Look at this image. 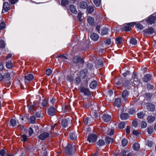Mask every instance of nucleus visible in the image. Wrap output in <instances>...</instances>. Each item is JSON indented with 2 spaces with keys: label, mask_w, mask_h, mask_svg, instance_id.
<instances>
[{
  "label": "nucleus",
  "mask_w": 156,
  "mask_h": 156,
  "mask_svg": "<svg viewBox=\"0 0 156 156\" xmlns=\"http://www.w3.org/2000/svg\"><path fill=\"white\" fill-rule=\"evenodd\" d=\"M135 24L134 22L125 24L122 27V30L126 31H129L131 30V27H133Z\"/></svg>",
  "instance_id": "obj_1"
},
{
  "label": "nucleus",
  "mask_w": 156,
  "mask_h": 156,
  "mask_svg": "<svg viewBox=\"0 0 156 156\" xmlns=\"http://www.w3.org/2000/svg\"><path fill=\"white\" fill-rule=\"evenodd\" d=\"M65 152L67 155H69L74 153L75 151L74 146H73L72 145L69 144L65 149Z\"/></svg>",
  "instance_id": "obj_2"
},
{
  "label": "nucleus",
  "mask_w": 156,
  "mask_h": 156,
  "mask_svg": "<svg viewBox=\"0 0 156 156\" xmlns=\"http://www.w3.org/2000/svg\"><path fill=\"white\" fill-rule=\"evenodd\" d=\"M97 136L95 134H90L87 137V140L90 143H94L97 140Z\"/></svg>",
  "instance_id": "obj_3"
},
{
  "label": "nucleus",
  "mask_w": 156,
  "mask_h": 156,
  "mask_svg": "<svg viewBox=\"0 0 156 156\" xmlns=\"http://www.w3.org/2000/svg\"><path fill=\"white\" fill-rule=\"evenodd\" d=\"M156 20L155 16L151 15L146 20V21L148 24L152 25L155 23V21Z\"/></svg>",
  "instance_id": "obj_4"
},
{
  "label": "nucleus",
  "mask_w": 156,
  "mask_h": 156,
  "mask_svg": "<svg viewBox=\"0 0 156 156\" xmlns=\"http://www.w3.org/2000/svg\"><path fill=\"white\" fill-rule=\"evenodd\" d=\"M49 136V134L47 132H45L41 133L38 136V138L41 140H44L46 138Z\"/></svg>",
  "instance_id": "obj_5"
},
{
  "label": "nucleus",
  "mask_w": 156,
  "mask_h": 156,
  "mask_svg": "<svg viewBox=\"0 0 156 156\" xmlns=\"http://www.w3.org/2000/svg\"><path fill=\"white\" fill-rule=\"evenodd\" d=\"M34 78V76L31 74H28L25 76V82L26 83H28L31 81Z\"/></svg>",
  "instance_id": "obj_6"
},
{
  "label": "nucleus",
  "mask_w": 156,
  "mask_h": 156,
  "mask_svg": "<svg viewBox=\"0 0 156 156\" xmlns=\"http://www.w3.org/2000/svg\"><path fill=\"white\" fill-rule=\"evenodd\" d=\"M57 111L56 109L53 107L50 108L48 110V114L50 116H53L55 115Z\"/></svg>",
  "instance_id": "obj_7"
},
{
  "label": "nucleus",
  "mask_w": 156,
  "mask_h": 156,
  "mask_svg": "<svg viewBox=\"0 0 156 156\" xmlns=\"http://www.w3.org/2000/svg\"><path fill=\"white\" fill-rule=\"evenodd\" d=\"M73 61L75 63H83L84 62L82 58H80L78 56H76L73 59Z\"/></svg>",
  "instance_id": "obj_8"
},
{
  "label": "nucleus",
  "mask_w": 156,
  "mask_h": 156,
  "mask_svg": "<svg viewBox=\"0 0 156 156\" xmlns=\"http://www.w3.org/2000/svg\"><path fill=\"white\" fill-rule=\"evenodd\" d=\"M10 5L7 2H4L3 3V9L2 13L3 12V10H4L5 12H8L10 9Z\"/></svg>",
  "instance_id": "obj_9"
},
{
  "label": "nucleus",
  "mask_w": 156,
  "mask_h": 156,
  "mask_svg": "<svg viewBox=\"0 0 156 156\" xmlns=\"http://www.w3.org/2000/svg\"><path fill=\"white\" fill-rule=\"evenodd\" d=\"M88 71L86 69L82 70L80 72V77L81 79L83 80L86 77Z\"/></svg>",
  "instance_id": "obj_10"
},
{
  "label": "nucleus",
  "mask_w": 156,
  "mask_h": 156,
  "mask_svg": "<svg viewBox=\"0 0 156 156\" xmlns=\"http://www.w3.org/2000/svg\"><path fill=\"white\" fill-rule=\"evenodd\" d=\"M87 20L88 23L90 26H93L94 25L95 21L93 17L90 16H88L87 17Z\"/></svg>",
  "instance_id": "obj_11"
},
{
  "label": "nucleus",
  "mask_w": 156,
  "mask_h": 156,
  "mask_svg": "<svg viewBox=\"0 0 156 156\" xmlns=\"http://www.w3.org/2000/svg\"><path fill=\"white\" fill-rule=\"evenodd\" d=\"M80 90L86 95L89 96L90 95V92L88 89L83 87L80 88Z\"/></svg>",
  "instance_id": "obj_12"
},
{
  "label": "nucleus",
  "mask_w": 156,
  "mask_h": 156,
  "mask_svg": "<svg viewBox=\"0 0 156 156\" xmlns=\"http://www.w3.org/2000/svg\"><path fill=\"white\" fill-rule=\"evenodd\" d=\"M120 154L122 156H132V153L126 150L122 151Z\"/></svg>",
  "instance_id": "obj_13"
},
{
  "label": "nucleus",
  "mask_w": 156,
  "mask_h": 156,
  "mask_svg": "<svg viewBox=\"0 0 156 156\" xmlns=\"http://www.w3.org/2000/svg\"><path fill=\"white\" fill-rule=\"evenodd\" d=\"M143 31L144 33L146 34H152L155 32L154 28L152 27L146 29L144 30Z\"/></svg>",
  "instance_id": "obj_14"
},
{
  "label": "nucleus",
  "mask_w": 156,
  "mask_h": 156,
  "mask_svg": "<svg viewBox=\"0 0 156 156\" xmlns=\"http://www.w3.org/2000/svg\"><path fill=\"white\" fill-rule=\"evenodd\" d=\"M156 117L154 116L149 115L147 117V120L148 123L153 122L155 120Z\"/></svg>",
  "instance_id": "obj_15"
},
{
  "label": "nucleus",
  "mask_w": 156,
  "mask_h": 156,
  "mask_svg": "<svg viewBox=\"0 0 156 156\" xmlns=\"http://www.w3.org/2000/svg\"><path fill=\"white\" fill-rule=\"evenodd\" d=\"M115 106L118 107H120L122 105L121 100L120 98H117L115 99L114 103Z\"/></svg>",
  "instance_id": "obj_16"
},
{
  "label": "nucleus",
  "mask_w": 156,
  "mask_h": 156,
  "mask_svg": "<svg viewBox=\"0 0 156 156\" xmlns=\"http://www.w3.org/2000/svg\"><path fill=\"white\" fill-rule=\"evenodd\" d=\"M129 95V93L127 90H124L122 94V98L125 101H126L127 99V97Z\"/></svg>",
  "instance_id": "obj_17"
},
{
  "label": "nucleus",
  "mask_w": 156,
  "mask_h": 156,
  "mask_svg": "<svg viewBox=\"0 0 156 156\" xmlns=\"http://www.w3.org/2000/svg\"><path fill=\"white\" fill-rule=\"evenodd\" d=\"M152 76L151 75L147 74L145 75L144 77L143 80V81L145 82H147L148 81L151 80Z\"/></svg>",
  "instance_id": "obj_18"
},
{
  "label": "nucleus",
  "mask_w": 156,
  "mask_h": 156,
  "mask_svg": "<svg viewBox=\"0 0 156 156\" xmlns=\"http://www.w3.org/2000/svg\"><path fill=\"white\" fill-rule=\"evenodd\" d=\"M133 75L135 77L133 79V86H136L139 84L140 82L138 79L136 77V74L134 73Z\"/></svg>",
  "instance_id": "obj_19"
},
{
  "label": "nucleus",
  "mask_w": 156,
  "mask_h": 156,
  "mask_svg": "<svg viewBox=\"0 0 156 156\" xmlns=\"http://www.w3.org/2000/svg\"><path fill=\"white\" fill-rule=\"evenodd\" d=\"M102 118L105 122H107L110 120L111 117L108 115L105 114L103 115Z\"/></svg>",
  "instance_id": "obj_20"
},
{
  "label": "nucleus",
  "mask_w": 156,
  "mask_h": 156,
  "mask_svg": "<svg viewBox=\"0 0 156 156\" xmlns=\"http://www.w3.org/2000/svg\"><path fill=\"white\" fill-rule=\"evenodd\" d=\"M120 117L121 119L126 120L129 118V114L127 113H122L121 114Z\"/></svg>",
  "instance_id": "obj_21"
},
{
  "label": "nucleus",
  "mask_w": 156,
  "mask_h": 156,
  "mask_svg": "<svg viewBox=\"0 0 156 156\" xmlns=\"http://www.w3.org/2000/svg\"><path fill=\"white\" fill-rule=\"evenodd\" d=\"M99 36L95 33H92L91 34L90 37L94 41H97L99 38Z\"/></svg>",
  "instance_id": "obj_22"
},
{
  "label": "nucleus",
  "mask_w": 156,
  "mask_h": 156,
  "mask_svg": "<svg viewBox=\"0 0 156 156\" xmlns=\"http://www.w3.org/2000/svg\"><path fill=\"white\" fill-rule=\"evenodd\" d=\"M70 9L72 12L76 14L77 13V11L74 6L73 5H71L70 6Z\"/></svg>",
  "instance_id": "obj_23"
},
{
  "label": "nucleus",
  "mask_w": 156,
  "mask_h": 156,
  "mask_svg": "<svg viewBox=\"0 0 156 156\" xmlns=\"http://www.w3.org/2000/svg\"><path fill=\"white\" fill-rule=\"evenodd\" d=\"M97 85V82L96 81H93L90 83V87L91 88L94 89L96 87Z\"/></svg>",
  "instance_id": "obj_24"
},
{
  "label": "nucleus",
  "mask_w": 156,
  "mask_h": 156,
  "mask_svg": "<svg viewBox=\"0 0 156 156\" xmlns=\"http://www.w3.org/2000/svg\"><path fill=\"white\" fill-rule=\"evenodd\" d=\"M115 41L116 44H118L122 43L123 40L122 37H119L116 38Z\"/></svg>",
  "instance_id": "obj_25"
},
{
  "label": "nucleus",
  "mask_w": 156,
  "mask_h": 156,
  "mask_svg": "<svg viewBox=\"0 0 156 156\" xmlns=\"http://www.w3.org/2000/svg\"><path fill=\"white\" fill-rule=\"evenodd\" d=\"M70 139L73 140H75L77 138V136L76 135L75 132L70 133L69 135Z\"/></svg>",
  "instance_id": "obj_26"
},
{
  "label": "nucleus",
  "mask_w": 156,
  "mask_h": 156,
  "mask_svg": "<svg viewBox=\"0 0 156 156\" xmlns=\"http://www.w3.org/2000/svg\"><path fill=\"white\" fill-rule=\"evenodd\" d=\"M80 7L81 8L85 9L87 7V4L85 2H82L80 3Z\"/></svg>",
  "instance_id": "obj_27"
},
{
  "label": "nucleus",
  "mask_w": 156,
  "mask_h": 156,
  "mask_svg": "<svg viewBox=\"0 0 156 156\" xmlns=\"http://www.w3.org/2000/svg\"><path fill=\"white\" fill-rule=\"evenodd\" d=\"M133 147L134 150L138 151L140 149V145L138 143H135L133 144Z\"/></svg>",
  "instance_id": "obj_28"
},
{
  "label": "nucleus",
  "mask_w": 156,
  "mask_h": 156,
  "mask_svg": "<svg viewBox=\"0 0 156 156\" xmlns=\"http://www.w3.org/2000/svg\"><path fill=\"white\" fill-rule=\"evenodd\" d=\"M155 108L154 105L152 104H150L147 107V110L148 111H153Z\"/></svg>",
  "instance_id": "obj_29"
},
{
  "label": "nucleus",
  "mask_w": 156,
  "mask_h": 156,
  "mask_svg": "<svg viewBox=\"0 0 156 156\" xmlns=\"http://www.w3.org/2000/svg\"><path fill=\"white\" fill-rule=\"evenodd\" d=\"M94 10V7L93 6H89L87 9V11L89 13H92Z\"/></svg>",
  "instance_id": "obj_30"
},
{
  "label": "nucleus",
  "mask_w": 156,
  "mask_h": 156,
  "mask_svg": "<svg viewBox=\"0 0 156 156\" xmlns=\"http://www.w3.org/2000/svg\"><path fill=\"white\" fill-rule=\"evenodd\" d=\"M130 43L133 45H135L137 44V41L135 38L132 37L130 40Z\"/></svg>",
  "instance_id": "obj_31"
},
{
  "label": "nucleus",
  "mask_w": 156,
  "mask_h": 156,
  "mask_svg": "<svg viewBox=\"0 0 156 156\" xmlns=\"http://www.w3.org/2000/svg\"><path fill=\"white\" fill-rule=\"evenodd\" d=\"M105 141L106 143L107 144L112 143L113 141V139L111 138L107 137L106 138Z\"/></svg>",
  "instance_id": "obj_32"
},
{
  "label": "nucleus",
  "mask_w": 156,
  "mask_h": 156,
  "mask_svg": "<svg viewBox=\"0 0 156 156\" xmlns=\"http://www.w3.org/2000/svg\"><path fill=\"white\" fill-rule=\"evenodd\" d=\"M5 24L4 22H2L1 20H0V30H2L5 27Z\"/></svg>",
  "instance_id": "obj_33"
},
{
  "label": "nucleus",
  "mask_w": 156,
  "mask_h": 156,
  "mask_svg": "<svg viewBox=\"0 0 156 156\" xmlns=\"http://www.w3.org/2000/svg\"><path fill=\"white\" fill-rule=\"evenodd\" d=\"M98 112L97 111H94V112H92V117L94 119H97L98 117Z\"/></svg>",
  "instance_id": "obj_34"
},
{
  "label": "nucleus",
  "mask_w": 156,
  "mask_h": 156,
  "mask_svg": "<svg viewBox=\"0 0 156 156\" xmlns=\"http://www.w3.org/2000/svg\"><path fill=\"white\" fill-rule=\"evenodd\" d=\"M137 117L140 119L143 118L145 115V114L143 112H140L137 113Z\"/></svg>",
  "instance_id": "obj_35"
},
{
  "label": "nucleus",
  "mask_w": 156,
  "mask_h": 156,
  "mask_svg": "<svg viewBox=\"0 0 156 156\" xmlns=\"http://www.w3.org/2000/svg\"><path fill=\"white\" fill-rule=\"evenodd\" d=\"M6 67L8 69H11L12 67V64L11 61H8L7 62Z\"/></svg>",
  "instance_id": "obj_36"
},
{
  "label": "nucleus",
  "mask_w": 156,
  "mask_h": 156,
  "mask_svg": "<svg viewBox=\"0 0 156 156\" xmlns=\"http://www.w3.org/2000/svg\"><path fill=\"white\" fill-rule=\"evenodd\" d=\"M5 151L4 149H2L0 151V155L1 156H12L7 154H5Z\"/></svg>",
  "instance_id": "obj_37"
},
{
  "label": "nucleus",
  "mask_w": 156,
  "mask_h": 156,
  "mask_svg": "<svg viewBox=\"0 0 156 156\" xmlns=\"http://www.w3.org/2000/svg\"><path fill=\"white\" fill-rule=\"evenodd\" d=\"M6 44L5 41L1 40L0 41V48H4L5 47Z\"/></svg>",
  "instance_id": "obj_38"
},
{
  "label": "nucleus",
  "mask_w": 156,
  "mask_h": 156,
  "mask_svg": "<svg viewBox=\"0 0 156 156\" xmlns=\"http://www.w3.org/2000/svg\"><path fill=\"white\" fill-rule=\"evenodd\" d=\"M30 122L31 123H34L36 122V118L34 116H31L30 119Z\"/></svg>",
  "instance_id": "obj_39"
},
{
  "label": "nucleus",
  "mask_w": 156,
  "mask_h": 156,
  "mask_svg": "<svg viewBox=\"0 0 156 156\" xmlns=\"http://www.w3.org/2000/svg\"><path fill=\"white\" fill-rule=\"evenodd\" d=\"M69 2L68 0H62L61 2V4L62 6H65L67 5Z\"/></svg>",
  "instance_id": "obj_40"
},
{
  "label": "nucleus",
  "mask_w": 156,
  "mask_h": 156,
  "mask_svg": "<svg viewBox=\"0 0 156 156\" xmlns=\"http://www.w3.org/2000/svg\"><path fill=\"white\" fill-rule=\"evenodd\" d=\"M94 2L96 6L98 7L101 4V0H94Z\"/></svg>",
  "instance_id": "obj_41"
},
{
  "label": "nucleus",
  "mask_w": 156,
  "mask_h": 156,
  "mask_svg": "<svg viewBox=\"0 0 156 156\" xmlns=\"http://www.w3.org/2000/svg\"><path fill=\"white\" fill-rule=\"evenodd\" d=\"M98 145L101 146L105 144V142L104 140H99L97 142Z\"/></svg>",
  "instance_id": "obj_42"
},
{
  "label": "nucleus",
  "mask_w": 156,
  "mask_h": 156,
  "mask_svg": "<svg viewBox=\"0 0 156 156\" xmlns=\"http://www.w3.org/2000/svg\"><path fill=\"white\" fill-rule=\"evenodd\" d=\"M68 123L66 119H63L62 121V126L65 127Z\"/></svg>",
  "instance_id": "obj_43"
},
{
  "label": "nucleus",
  "mask_w": 156,
  "mask_h": 156,
  "mask_svg": "<svg viewBox=\"0 0 156 156\" xmlns=\"http://www.w3.org/2000/svg\"><path fill=\"white\" fill-rule=\"evenodd\" d=\"M108 29L107 28L104 29L101 31V35L103 36L105 34H106L108 33Z\"/></svg>",
  "instance_id": "obj_44"
},
{
  "label": "nucleus",
  "mask_w": 156,
  "mask_h": 156,
  "mask_svg": "<svg viewBox=\"0 0 156 156\" xmlns=\"http://www.w3.org/2000/svg\"><path fill=\"white\" fill-rule=\"evenodd\" d=\"M153 129L152 127L150 126L147 129V131L149 134H151L153 132Z\"/></svg>",
  "instance_id": "obj_45"
},
{
  "label": "nucleus",
  "mask_w": 156,
  "mask_h": 156,
  "mask_svg": "<svg viewBox=\"0 0 156 156\" xmlns=\"http://www.w3.org/2000/svg\"><path fill=\"white\" fill-rule=\"evenodd\" d=\"M128 112L130 115H133L135 113V111L134 108H131L129 109Z\"/></svg>",
  "instance_id": "obj_46"
},
{
  "label": "nucleus",
  "mask_w": 156,
  "mask_h": 156,
  "mask_svg": "<svg viewBox=\"0 0 156 156\" xmlns=\"http://www.w3.org/2000/svg\"><path fill=\"white\" fill-rule=\"evenodd\" d=\"M21 140L24 142H26L27 140L26 135L23 134L21 136Z\"/></svg>",
  "instance_id": "obj_47"
},
{
  "label": "nucleus",
  "mask_w": 156,
  "mask_h": 156,
  "mask_svg": "<svg viewBox=\"0 0 156 156\" xmlns=\"http://www.w3.org/2000/svg\"><path fill=\"white\" fill-rule=\"evenodd\" d=\"M127 143V140L125 139H123L122 141V144L123 147L126 146Z\"/></svg>",
  "instance_id": "obj_48"
},
{
  "label": "nucleus",
  "mask_w": 156,
  "mask_h": 156,
  "mask_svg": "<svg viewBox=\"0 0 156 156\" xmlns=\"http://www.w3.org/2000/svg\"><path fill=\"white\" fill-rule=\"evenodd\" d=\"M125 122H122L119 123L118 124L119 127L120 129H123L125 125Z\"/></svg>",
  "instance_id": "obj_49"
},
{
  "label": "nucleus",
  "mask_w": 156,
  "mask_h": 156,
  "mask_svg": "<svg viewBox=\"0 0 156 156\" xmlns=\"http://www.w3.org/2000/svg\"><path fill=\"white\" fill-rule=\"evenodd\" d=\"M10 123L12 126L13 127L15 126L16 125V120L14 119H12L10 120Z\"/></svg>",
  "instance_id": "obj_50"
},
{
  "label": "nucleus",
  "mask_w": 156,
  "mask_h": 156,
  "mask_svg": "<svg viewBox=\"0 0 156 156\" xmlns=\"http://www.w3.org/2000/svg\"><path fill=\"white\" fill-rule=\"evenodd\" d=\"M141 127L142 128H145L147 126V123L146 122L143 121L141 123Z\"/></svg>",
  "instance_id": "obj_51"
},
{
  "label": "nucleus",
  "mask_w": 156,
  "mask_h": 156,
  "mask_svg": "<svg viewBox=\"0 0 156 156\" xmlns=\"http://www.w3.org/2000/svg\"><path fill=\"white\" fill-rule=\"evenodd\" d=\"M132 125L135 127H136L138 126V123L137 119H135L133 121Z\"/></svg>",
  "instance_id": "obj_52"
},
{
  "label": "nucleus",
  "mask_w": 156,
  "mask_h": 156,
  "mask_svg": "<svg viewBox=\"0 0 156 156\" xmlns=\"http://www.w3.org/2000/svg\"><path fill=\"white\" fill-rule=\"evenodd\" d=\"M82 14L81 13H79L78 16H77V18L79 21L80 22H82V20L81 19V17H82Z\"/></svg>",
  "instance_id": "obj_53"
},
{
  "label": "nucleus",
  "mask_w": 156,
  "mask_h": 156,
  "mask_svg": "<svg viewBox=\"0 0 156 156\" xmlns=\"http://www.w3.org/2000/svg\"><path fill=\"white\" fill-rule=\"evenodd\" d=\"M52 72V71L51 69H48L46 71V74L48 76H49Z\"/></svg>",
  "instance_id": "obj_54"
},
{
  "label": "nucleus",
  "mask_w": 156,
  "mask_h": 156,
  "mask_svg": "<svg viewBox=\"0 0 156 156\" xmlns=\"http://www.w3.org/2000/svg\"><path fill=\"white\" fill-rule=\"evenodd\" d=\"M136 27L137 28L140 29V30H142L143 27V26L140 23H137L136 25Z\"/></svg>",
  "instance_id": "obj_55"
},
{
  "label": "nucleus",
  "mask_w": 156,
  "mask_h": 156,
  "mask_svg": "<svg viewBox=\"0 0 156 156\" xmlns=\"http://www.w3.org/2000/svg\"><path fill=\"white\" fill-rule=\"evenodd\" d=\"M153 143L151 141H147L146 142V145L150 147H151Z\"/></svg>",
  "instance_id": "obj_56"
},
{
  "label": "nucleus",
  "mask_w": 156,
  "mask_h": 156,
  "mask_svg": "<svg viewBox=\"0 0 156 156\" xmlns=\"http://www.w3.org/2000/svg\"><path fill=\"white\" fill-rule=\"evenodd\" d=\"M47 104V101L46 100H43L42 103V105L43 107H46Z\"/></svg>",
  "instance_id": "obj_57"
},
{
  "label": "nucleus",
  "mask_w": 156,
  "mask_h": 156,
  "mask_svg": "<svg viewBox=\"0 0 156 156\" xmlns=\"http://www.w3.org/2000/svg\"><path fill=\"white\" fill-rule=\"evenodd\" d=\"M130 132V127L129 126H127L126 129V134H129Z\"/></svg>",
  "instance_id": "obj_58"
},
{
  "label": "nucleus",
  "mask_w": 156,
  "mask_h": 156,
  "mask_svg": "<svg viewBox=\"0 0 156 156\" xmlns=\"http://www.w3.org/2000/svg\"><path fill=\"white\" fill-rule=\"evenodd\" d=\"M12 4H14L17 3L18 0H8Z\"/></svg>",
  "instance_id": "obj_59"
},
{
  "label": "nucleus",
  "mask_w": 156,
  "mask_h": 156,
  "mask_svg": "<svg viewBox=\"0 0 156 156\" xmlns=\"http://www.w3.org/2000/svg\"><path fill=\"white\" fill-rule=\"evenodd\" d=\"M89 120V118L88 117H87L86 118L84 119L83 122L85 124L87 125L88 124V121Z\"/></svg>",
  "instance_id": "obj_60"
},
{
  "label": "nucleus",
  "mask_w": 156,
  "mask_h": 156,
  "mask_svg": "<svg viewBox=\"0 0 156 156\" xmlns=\"http://www.w3.org/2000/svg\"><path fill=\"white\" fill-rule=\"evenodd\" d=\"M147 88L150 90L154 88V86L150 84H147Z\"/></svg>",
  "instance_id": "obj_61"
},
{
  "label": "nucleus",
  "mask_w": 156,
  "mask_h": 156,
  "mask_svg": "<svg viewBox=\"0 0 156 156\" xmlns=\"http://www.w3.org/2000/svg\"><path fill=\"white\" fill-rule=\"evenodd\" d=\"M28 132L30 136H31L33 134V131L31 128H29Z\"/></svg>",
  "instance_id": "obj_62"
},
{
  "label": "nucleus",
  "mask_w": 156,
  "mask_h": 156,
  "mask_svg": "<svg viewBox=\"0 0 156 156\" xmlns=\"http://www.w3.org/2000/svg\"><path fill=\"white\" fill-rule=\"evenodd\" d=\"M81 78L80 76L77 77L76 79V82L77 83H79L80 82Z\"/></svg>",
  "instance_id": "obj_63"
},
{
  "label": "nucleus",
  "mask_w": 156,
  "mask_h": 156,
  "mask_svg": "<svg viewBox=\"0 0 156 156\" xmlns=\"http://www.w3.org/2000/svg\"><path fill=\"white\" fill-rule=\"evenodd\" d=\"M105 43L106 44L109 45L111 43V41L110 39H107L105 41Z\"/></svg>",
  "instance_id": "obj_64"
}]
</instances>
